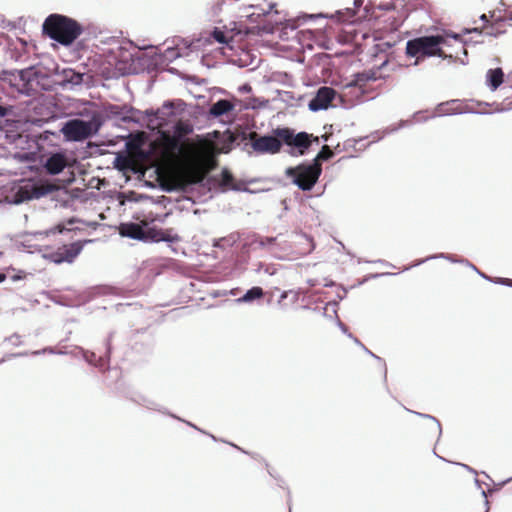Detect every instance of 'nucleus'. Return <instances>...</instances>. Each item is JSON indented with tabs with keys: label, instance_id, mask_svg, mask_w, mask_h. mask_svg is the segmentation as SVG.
Listing matches in <instances>:
<instances>
[{
	"label": "nucleus",
	"instance_id": "f257e3e1",
	"mask_svg": "<svg viewBox=\"0 0 512 512\" xmlns=\"http://www.w3.org/2000/svg\"><path fill=\"white\" fill-rule=\"evenodd\" d=\"M162 158L170 163L182 162L172 171V178L177 187L197 184L204 180L206 174L214 168L213 155L195 157L196 146L189 140H179L177 136L163 133L160 141Z\"/></svg>",
	"mask_w": 512,
	"mask_h": 512
},
{
	"label": "nucleus",
	"instance_id": "f03ea898",
	"mask_svg": "<svg viewBox=\"0 0 512 512\" xmlns=\"http://www.w3.org/2000/svg\"><path fill=\"white\" fill-rule=\"evenodd\" d=\"M81 25L61 14L49 15L43 23V32L58 43L68 46L82 33Z\"/></svg>",
	"mask_w": 512,
	"mask_h": 512
},
{
	"label": "nucleus",
	"instance_id": "7ed1b4c3",
	"mask_svg": "<svg viewBox=\"0 0 512 512\" xmlns=\"http://www.w3.org/2000/svg\"><path fill=\"white\" fill-rule=\"evenodd\" d=\"M447 37L444 35L423 36L409 40L406 44V54L422 60L426 57H448L442 46L447 45Z\"/></svg>",
	"mask_w": 512,
	"mask_h": 512
},
{
	"label": "nucleus",
	"instance_id": "20e7f679",
	"mask_svg": "<svg viewBox=\"0 0 512 512\" xmlns=\"http://www.w3.org/2000/svg\"><path fill=\"white\" fill-rule=\"evenodd\" d=\"M322 173L321 163L312 162L310 164H299L295 167H288L285 175L291 179L299 189L303 191L311 190L317 183Z\"/></svg>",
	"mask_w": 512,
	"mask_h": 512
},
{
	"label": "nucleus",
	"instance_id": "39448f33",
	"mask_svg": "<svg viewBox=\"0 0 512 512\" xmlns=\"http://www.w3.org/2000/svg\"><path fill=\"white\" fill-rule=\"evenodd\" d=\"M148 223L142 221V224L127 222L121 223L118 227L119 234L123 237H129L136 240L151 239L154 241H169L170 238L165 231L156 228H146Z\"/></svg>",
	"mask_w": 512,
	"mask_h": 512
},
{
	"label": "nucleus",
	"instance_id": "423d86ee",
	"mask_svg": "<svg viewBox=\"0 0 512 512\" xmlns=\"http://www.w3.org/2000/svg\"><path fill=\"white\" fill-rule=\"evenodd\" d=\"M248 140L255 152L258 154H277L281 151L283 141L273 133V135L261 136L257 132H250Z\"/></svg>",
	"mask_w": 512,
	"mask_h": 512
},
{
	"label": "nucleus",
	"instance_id": "0eeeda50",
	"mask_svg": "<svg viewBox=\"0 0 512 512\" xmlns=\"http://www.w3.org/2000/svg\"><path fill=\"white\" fill-rule=\"evenodd\" d=\"M61 132L66 140L83 141L93 134V126L91 122L73 119L65 123Z\"/></svg>",
	"mask_w": 512,
	"mask_h": 512
},
{
	"label": "nucleus",
	"instance_id": "6e6552de",
	"mask_svg": "<svg viewBox=\"0 0 512 512\" xmlns=\"http://www.w3.org/2000/svg\"><path fill=\"white\" fill-rule=\"evenodd\" d=\"M274 134L282 139L283 143L288 146H294L300 149V154H304V151L311 145L312 135L306 132H299L295 134L290 128H276Z\"/></svg>",
	"mask_w": 512,
	"mask_h": 512
},
{
	"label": "nucleus",
	"instance_id": "1a4fd4ad",
	"mask_svg": "<svg viewBox=\"0 0 512 512\" xmlns=\"http://www.w3.org/2000/svg\"><path fill=\"white\" fill-rule=\"evenodd\" d=\"M82 248L83 246L80 242L66 244L59 247L50 257L57 264L62 262L71 263L79 255Z\"/></svg>",
	"mask_w": 512,
	"mask_h": 512
},
{
	"label": "nucleus",
	"instance_id": "9d476101",
	"mask_svg": "<svg viewBox=\"0 0 512 512\" xmlns=\"http://www.w3.org/2000/svg\"><path fill=\"white\" fill-rule=\"evenodd\" d=\"M336 92L331 87H321L318 89L315 97L309 102V109L311 111H319L327 109L331 102L334 100Z\"/></svg>",
	"mask_w": 512,
	"mask_h": 512
},
{
	"label": "nucleus",
	"instance_id": "9b49d317",
	"mask_svg": "<svg viewBox=\"0 0 512 512\" xmlns=\"http://www.w3.org/2000/svg\"><path fill=\"white\" fill-rule=\"evenodd\" d=\"M52 191V187L48 184H30L22 186L19 189V195L22 200L40 198Z\"/></svg>",
	"mask_w": 512,
	"mask_h": 512
},
{
	"label": "nucleus",
	"instance_id": "f8f14e48",
	"mask_svg": "<svg viewBox=\"0 0 512 512\" xmlns=\"http://www.w3.org/2000/svg\"><path fill=\"white\" fill-rule=\"evenodd\" d=\"M66 167V159L65 156L56 153L50 156L45 164L46 170L53 175L59 174Z\"/></svg>",
	"mask_w": 512,
	"mask_h": 512
},
{
	"label": "nucleus",
	"instance_id": "ddd939ff",
	"mask_svg": "<svg viewBox=\"0 0 512 512\" xmlns=\"http://www.w3.org/2000/svg\"><path fill=\"white\" fill-rule=\"evenodd\" d=\"M233 108L234 105L229 100L221 99L211 106L210 114L219 117L232 111Z\"/></svg>",
	"mask_w": 512,
	"mask_h": 512
},
{
	"label": "nucleus",
	"instance_id": "4468645a",
	"mask_svg": "<svg viewBox=\"0 0 512 512\" xmlns=\"http://www.w3.org/2000/svg\"><path fill=\"white\" fill-rule=\"evenodd\" d=\"M487 81L492 90H496L504 82V73L501 68L490 69Z\"/></svg>",
	"mask_w": 512,
	"mask_h": 512
},
{
	"label": "nucleus",
	"instance_id": "2eb2a0df",
	"mask_svg": "<svg viewBox=\"0 0 512 512\" xmlns=\"http://www.w3.org/2000/svg\"><path fill=\"white\" fill-rule=\"evenodd\" d=\"M264 296L263 289L261 287L255 286L249 289L240 299L241 302H252L256 299H261Z\"/></svg>",
	"mask_w": 512,
	"mask_h": 512
},
{
	"label": "nucleus",
	"instance_id": "dca6fc26",
	"mask_svg": "<svg viewBox=\"0 0 512 512\" xmlns=\"http://www.w3.org/2000/svg\"><path fill=\"white\" fill-rule=\"evenodd\" d=\"M192 127L191 125L185 123V122H182V121H179L176 123L175 127H174V136H177L179 140L182 139V137L190 134L192 132Z\"/></svg>",
	"mask_w": 512,
	"mask_h": 512
},
{
	"label": "nucleus",
	"instance_id": "f3484780",
	"mask_svg": "<svg viewBox=\"0 0 512 512\" xmlns=\"http://www.w3.org/2000/svg\"><path fill=\"white\" fill-rule=\"evenodd\" d=\"M460 104L457 101H451L440 104L438 111L442 114H454L460 112Z\"/></svg>",
	"mask_w": 512,
	"mask_h": 512
},
{
	"label": "nucleus",
	"instance_id": "a211bd4d",
	"mask_svg": "<svg viewBox=\"0 0 512 512\" xmlns=\"http://www.w3.org/2000/svg\"><path fill=\"white\" fill-rule=\"evenodd\" d=\"M333 156V151L328 145H324L313 162L321 163V160H329Z\"/></svg>",
	"mask_w": 512,
	"mask_h": 512
},
{
	"label": "nucleus",
	"instance_id": "6ab92c4d",
	"mask_svg": "<svg viewBox=\"0 0 512 512\" xmlns=\"http://www.w3.org/2000/svg\"><path fill=\"white\" fill-rule=\"evenodd\" d=\"M212 36L219 43H222V44L223 43H227L226 35L221 30H218V29L214 30L213 33H212Z\"/></svg>",
	"mask_w": 512,
	"mask_h": 512
},
{
	"label": "nucleus",
	"instance_id": "aec40b11",
	"mask_svg": "<svg viewBox=\"0 0 512 512\" xmlns=\"http://www.w3.org/2000/svg\"><path fill=\"white\" fill-rule=\"evenodd\" d=\"M473 31L480 32V33L484 32L487 35H494V36H496L498 34V32H494L493 25H491V26L485 25L481 30H478V28H474ZM468 32H472V30H468Z\"/></svg>",
	"mask_w": 512,
	"mask_h": 512
},
{
	"label": "nucleus",
	"instance_id": "412c9836",
	"mask_svg": "<svg viewBox=\"0 0 512 512\" xmlns=\"http://www.w3.org/2000/svg\"><path fill=\"white\" fill-rule=\"evenodd\" d=\"M222 179H223V183L228 185L233 181V176L228 171H223Z\"/></svg>",
	"mask_w": 512,
	"mask_h": 512
},
{
	"label": "nucleus",
	"instance_id": "4be33fe9",
	"mask_svg": "<svg viewBox=\"0 0 512 512\" xmlns=\"http://www.w3.org/2000/svg\"><path fill=\"white\" fill-rule=\"evenodd\" d=\"M481 500L483 501V511L482 512H488V510H489L488 499H487V495L484 491L481 492Z\"/></svg>",
	"mask_w": 512,
	"mask_h": 512
},
{
	"label": "nucleus",
	"instance_id": "5701e85b",
	"mask_svg": "<svg viewBox=\"0 0 512 512\" xmlns=\"http://www.w3.org/2000/svg\"><path fill=\"white\" fill-rule=\"evenodd\" d=\"M119 107L117 106H111L110 107V112L113 113V114H119Z\"/></svg>",
	"mask_w": 512,
	"mask_h": 512
},
{
	"label": "nucleus",
	"instance_id": "b1692460",
	"mask_svg": "<svg viewBox=\"0 0 512 512\" xmlns=\"http://www.w3.org/2000/svg\"><path fill=\"white\" fill-rule=\"evenodd\" d=\"M7 114V109L3 106H0V117H4Z\"/></svg>",
	"mask_w": 512,
	"mask_h": 512
},
{
	"label": "nucleus",
	"instance_id": "393cba45",
	"mask_svg": "<svg viewBox=\"0 0 512 512\" xmlns=\"http://www.w3.org/2000/svg\"><path fill=\"white\" fill-rule=\"evenodd\" d=\"M502 283L506 284V285H509V286H512V279L505 278V279L502 280Z\"/></svg>",
	"mask_w": 512,
	"mask_h": 512
},
{
	"label": "nucleus",
	"instance_id": "a878e982",
	"mask_svg": "<svg viewBox=\"0 0 512 512\" xmlns=\"http://www.w3.org/2000/svg\"><path fill=\"white\" fill-rule=\"evenodd\" d=\"M480 19H481L482 21H484L485 23H488V18H487V16H486V14H482V15H481V17H480Z\"/></svg>",
	"mask_w": 512,
	"mask_h": 512
},
{
	"label": "nucleus",
	"instance_id": "bb28decb",
	"mask_svg": "<svg viewBox=\"0 0 512 512\" xmlns=\"http://www.w3.org/2000/svg\"><path fill=\"white\" fill-rule=\"evenodd\" d=\"M6 279L5 274L0 273V283L3 282Z\"/></svg>",
	"mask_w": 512,
	"mask_h": 512
},
{
	"label": "nucleus",
	"instance_id": "cd10ccee",
	"mask_svg": "<svg viewBox=\"0 0 512 512\" xmlns=\"http://www.w3.org/2000/svg\"><path fill=\"white\" fill-rule=\"evenodd\" d=\"M507 82H512V73L507 76Z\"/></svg>",
	"mask_w": 512,
	"mask_h": 512
},
{
	"label": "nucleus",
	"instance_id": "c85d7f7f",
	"mask_svg": "<svg viewBox=\"0 0 512 512\" xmlns=\"http://www.w3.org/2000/svg\"><path fill=\"white\" fill-rule=\"evenodd\" d=\"M57 228H58V231H59V232H62V231L64 230V227H63V226H58Z\"/></svg>",
	"mask_w": 512,
	"mask_h": 512
},
{
	"label": "nucleus",
	"instance_id": "c756f323",
	"mask_svg": "<svg viewBox=\"0 0 512 512\" xmlns=\"http://www.w3.org/2000/svg\"><path fill=\"white\" fill-rule=\"evenodd\" d=\"M453 39H454L455 41H459V37H458L457 35L453 36Z\"/></svg>",
	"mask_w": 512,
	"mask_h": 512
},
{
	"label": "nucleus",
	"instance_id": "7c9ffc66",
	"mask_svg": "<svg viewBox=\"0 0 512 512\" xmlns=\"http://www.w3.org/2000/svg\"><path fill=\"white\" fill-rule=\"evenodd\" d=\"M461 49L463 50V52L466 54V49H464L463 45H461Z\"/></svg>",
	"mask_w": 512,
	"mask_h": 512
},
{
	"label": "nucleus",
	"instance_id": "2f4dec72",
	"mask_svg": "<svg viewBox=\"0 0 512 512\" xmlns=\"http://www.w3.org/2000/svg\"><path fill=\"white\" fill-rule=\"evenodd\" d=\"M428 419H429L430 421H432L433 423H435L434 418L428 417Z\"/></svg>",
	"mask_w": 512,
	"mask_h": 512
},
{
	"label": "nucleus",
	"instance_id": "473e14b6",
	"mask_svg": "<svg viewBox=\"0 0 512 512\" xmlns=\"http://www.w3.org/2000/svg\"><path fill=\"white\" fill-rule=\"evenodd\" d=\"M313 140L318 142V137H314Z\"/></svg>",
	"mask_w": 512,
	"mask_h": 512
}]
</instances>
